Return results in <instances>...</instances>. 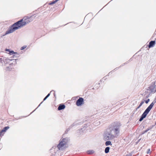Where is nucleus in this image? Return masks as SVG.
Instances as JSON below:
<instances>
[{
	"instance_id": "nucleus-1",
	"label": "nucleus",
	"mask_w": 156,
	"mask_h": 156,
	"mask_svg": "<svg viewBox=\"0 0 156 156\" xmlns=\"http://www.w3.org/2000/svg\"><path fill=\"white\" fill-rule=\"evenodd\" d=\"M34 19L32 16L25 17L22 20L15 23L6 32V34L12 33L19 28L25 26L26 24L32 21Z\"/></svg>"
},
{
	"instance_id": "nucleus-2",
	"label": "nucleus",
	"mask_w": 156,
	"mask_h": 156,
	"mask_svg": "<svg viewBox=\"0 0 156 156\" xmlns=\"http://www.w3.org/2000/svg\"><path fill=\"white\" fill-rule=\"evenodd\" d=\"M69 139L67 138H64L60 140L57 146L58 148L60 150H64L69 146Z\"/></svg>"
},
{
	"instance_id": "nucleus-3",
	"label": "nucleus",
	"mask_w": 156,
	"mask_h": 156,
	"mask_svg": "<svg viewBox=\"0 0 156 156\" xmlns=\"http://www.w3.org/2000/svg\"><path fill=\"white\" fill-rule=\"evenodd\" d=\"M115 137V136L112 133L110 129H108L104 135V138L107 140H111Z\"/></svg>"
},
{
	"instance_id": "nucleus-4",
	"label": "nucleus",
	"mask_w": 156,
	"mask_h": 156,
	"mask_svg": "<svg viewBox=\"0 0 156 156\" xmlns=\"http://www.w3.org/2000/svg\"><path fill=\"white\" fill-rule=\"evenodd\" d=\"M155 102H152L148 108L145 110L142 114L141 117L140 119V121H141L144 118H145L147 114L149 113L151 108H152Z\"/></svg>"
},
{
	"instance_id": "nucleus-5",
	"label": "nucleus",
	"mask_w": 156,
	"mask_h": 156,
	"mask_svg": "<svg viewBox=\"0 0 156 156\" xmlns=\"http://www.w3.org/2000/svg\"><path fill=\"white\" fill-rule=\"evenodd\" d=\"M111 130L112 132V133H113V134L115 136V137L119 133V129L117 128H115L112 129H111Z\"/></svg>"
},
{
	"instance_id": "nucleus-6",
	"label": "nucleus",
	"mask_w": 156,
	"mask_h": 156,
	"mask_svg": "<svg viewBox=\"0 0 156 156\" xmlns=\"http://www.w3.org/2000/svg\"><path fill=\"white\" fill-rule=\"evenodd\" d=\"M83 98H80L77 100L76 102V105L77 106H80L83 104Z\"/></svg>"
},
{
	"instance_id": "nucleus-7",
	"label": "nucleus",
	"mask_w": 156,
	"mask_h": 156,
	"mask_svg": "<svg viewBox=\"0 0 156 156\" xmlns=\"http://www.w3.org/2000/svg\"><path fill=\"white\" fill-rule=\"evenodd\" d=\"M9 128L8 126L5 127L0 132V136L2 137L3 136L6 131Z\"/></svg>"
},
{
	"instance_id": "nucleus-8",
	"label": "nucleus",
	"mask_w": 156,
	"mask_h": 156,
	"mask_svg": "<svg viewBox=\"0 0 156 156\" xmlns=\"http://www.w3.org/2000/svg\"><path fill=\"white\" fill-rule=\"evenodd\" d=\"M5 51H6V53L7 54H9L10 55H13L14 54H17V53L16 52H14L13 51H10L9 49H6L5 50Z\"/></svg>"
},
{
	"instance_id": "nucleus-9",
	"label": "nucleus",
	"mask_w": 156,
	"mask_h": 156,
	"mask_svg": "<svg viewBox=\"0 0 156 156\" xmlns=\"http://www.w3.org/2000/svg\"><path fill=\"white\" fill-rule=\"evenodd\" d=\"M150 91L151 92H155L156 91V89L155 88L154 85L151 86L150 88Z\"/></svg>"
},
{
	"instance_id": "nucleus-10",
	"label": "nucleus",
	"mask_w": 156,
	"mask_h": 156,
	"mask_svg": "<svg viewBox=\"0 0 156 156\" xmlns=\"http://www.w3.org/2000/svg\"><path fill=\"white\" fill-rule=\"evenodd\" d=\"M155 44V42L154 41H151L149 43V44L148 46L149 48H150L151 47H153V46Z\"/></svg>"
},
{
	"instance_id": "nucleus-11",
	"label": "nucleus",
	"mask_w": 156,
	"mask_h": 156,
	"mask_svg": "<svg viewBox=\"0 0 156 156\" xmlns=\"http://www.w3.org/2000/svg\"><path fill=\"white\" fill-rule=\"evenodd\" d=\"M65 105H60L58 108V109L59 110H60L62 109H64V108H65Z\"/></svg>"
},
{
	"instance_id": "nucleus-12",
	"label": "nucleus",
	"mask_w": 156,
	"mask_h": 156,
	"mask_svg": "<svg viewBox=\"0 0 156 156\" xmlns=\"http://www.w3.org/2000/svg\"><path fill=\"white\" fill-rule=\"evenodd\" d=\"M110 149V148L109 147H106L105 149V152L106 153H108L109 152Z\"/></svg>"
},
{
	"instance_id": "nucleus-13",
	"label": "nucleus",
	"mask_w": 156,
	"mask_h": 156,
	"mask_svg": "<svg viewBox=\"0 0 156 156\" xmlns=\"http://www.w3.org/2000/svg\"><path fill=\"white\" fill-rule=\"evenodd\" d=\"M105 144L106 146H108L110 145H112L111 142L109 141H106L105 142Z\"/></svg>"
},
{
	"instance_id": "nucleus-14",
	"label": "nucleus",
	"mask_w": 156,
	"mask_h": 156,
	"mask_svg": "<svg viewBox=\"0 0 156 156\" xmlns=\"http://www.w3.org/2000/svg\"><path fill=\"white\" fill-rule=\"evenodd\" d=\"M94 152V151L93 150H89L87 151V153L88 154H92Z\"/></svg>"
},
{
	"instance_id": "nucleus-15",
	"label": "nucleus",
	"mask_w": 156,
	"mask_h": 156,
	"mask_svg": "<svg viewBox=\"0 0 156 156\" xmlns=\"http://www.w3.org/2000/svg\"><path fill=\"white\" fill-rule=\"evenodd\" d=\"M144 103V101H142L140 103L139 106L138 107V108H139Z\"/></svg>"
},
{
	"instance_id": "nucleus-16",
	"label": "nucleus",
	"mask_w": 156,
	"mask_h": 156,
	"mask_svg": "<svg viewBox=\"0 0 156 156\" xmlns=\"http://www.w3.org/2000/svg\"><path fill=\"white\" fill-rule=\"evenodd\" d=\"M58 0H55L53 2H52L51 3H50L49 4V5H52V4H53L54 3H55V2H57V1H58Z\"/></svg>"
},
{
	"instance_id": "nucleus-17",
	"label": "nucleus",
	"mask_w": 156,
	"mask_h": 156,
	"mask_svg": "<svg viewBox=\"0 0 156 156\" xmlns=\"http://www.w3.org/2000/svg\"><path fill=\"white\" fill-rule=\"evenodd\" d=\"M26 48V46H23L22 47H21V50H23L24 49Z\"/></svg>"
},
{
	"instance_id": "nucleus-18",
	"label": "nucleus",
	"mask_w": 156,
	"mask_h": 156,
	"mask_svg": "<svg viewBox=\"0 0 156 156\" xmlns=\"http://www.w3.org/2000/svg\"><path fill=\"white\" fill-rule=\"evenodd\" d=\"M149 101L150 99H148L147 100L145 101V102L146 104H147Z\"/></svg>"
},
{
	"instance_id": "nucleus-19",
	"label": "nucleus",
	"mask_w": 156,
	"mask_h": 156,
	"mask_svg": "<svg viewBox=\"0 0 156 156\" xmlns=\"http://www.w3.org/2000/svg\"><path fill=\"white\" fill-rule=\"evenodd\" d=\"M151 150H150V149H148V151H147V154H149V153H150V152H151Z\"/></svg>"
},
{
	"instance_id": "nucleus-20",
	"label": "nucleus",
	"mask_w": 156,
	"mask_h": 156,
	"mask_svg": "<svg viewBox=\"0 0 156 156\" xmlns=\"http://www.w3.org/2000/svg\"><path fill=\"white\" fill-rule=\"evenodd\" d=\"M48 98L46 96L44 99V101L45 100Z\"/></svg>"
},
{
	"instance_id": "nucleus-21",
	"label": "nucleus",
	"mask_w": 156,
	"mask_h": 156,
	"mask_svg": "<svg viewBox=\"0 0 156 156\" xmlns=\"http://www.w3.org/2000/svg\"><path fill=\"white\" fill-rule=\"evenodd\" d=\"M50 95V94H48L46 96V97H47V98H48V97Z\"/></svg>"
}]
</instances>
